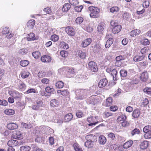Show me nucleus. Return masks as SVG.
Here are the masks:
<instances>
[{"instance_id": "obj_1", "label": "nucleus", "mask_w": 151, "mask_h": 151, "mask_svg": "<svg viewBox=\"0 0 151 151\" xmlns=\"http://www.w3.org/2000/svg\"><path fill=\"white\" fill-rule=\"evenodd\" d=\"M90 91L86 89H77L75 91L76 97V100H81L85 98V96L88 95Z\"/></svg>"}, {"instance_id": "obj_2", "label": "nucleus", "mask_w": 151, "mask_h": 151, "mask_svg": "<svg viewBox=\"0 0 151 151\" xmlns=\"http://www.w3.org/2000/svg\"><path fill=\"white\" fill-rule=\"evenodd\" d=\"M90 12V16L92 18H97L99 17L100 9L98 7L93 6L88 7Z\"/></svg>"}, {"instance_id": "obj_3", "label": "nucleus", "mask_w": 151, "mask_h": 151, "mask_svg": "<svg viewBox=\"0 0 151 151\" xmlns=\"http://www.w3.org/2000/svg\"><path fill=\"white\" fill-rule=\"evenodd\" d=\"M89 68L93 72H96L98 70L96 63L93 61L89 62L88 64Z\"/></svg>"}, {"instance_id": "obj_4", "label": "nucleus", "mask_w": 151, "mask_h": 151, "mask_svg": "<svg viewBox=\"0 0 151 151\" xmlns=\"http://www.w3.org/2000/svg\"><path fill=\"white\" fill-rule=\"evenodd\" d=\"M141 80L143 82H146L149 78V74L147 71L143 72L141 73L140 76Z\"/></svg>"}, {"instance_id": "obj_5", "label": "nucleus", "mask_w": 151, "mask_h": 151, "mask_svg": "<svg viewBox=\"0 0 151 151\" xmlns=\"http://www.w3.org/2000/svg\"><path fill=\"white\" fill-rule=\"evenodd\" d=\"M65 31L66 33L70 36H73L75 34L74 29L71 27H66Z\"/></svg>"}, {"instance_id": "obj_6", "label": "nucleus", "mask_w": 151, "mask_h": 151, "mask_svg": "<svg viewBox=\"0 0 151 151\" xmlns=\"http://www.w3.org/2000/svg\"><path fill=\"white\" fill-rule=\"evenodd\" d=\"M41 60L43 63H48L51 61L52 58L50 56L45 55L42 56Z\"/></svg>"}, {"instance_id": "obj_7", "label": "nucleus", "mask_w": 151, "mask_h": 151, "mask_svg": "<svg viewBox=\"0 0 151 151\" xmlns=\"http://www.w3.org/2000/svg\"><path fill=\"white\" fill-rule=\"evenodd\" d=\"M85 138L87 140L91 141L93 142L96 143L97 141L96 136L93 134H91L87 135L86 136Z\"/></svg>"}, {"instance_id": "obj_8", "label": "nucleus", "mask_w": 151, "mask_h": 151, "mask_svg": "<svg viewBox=\"0 0 151 151\" xmlns=\"http://www.w3.org/2000/svg\"><path fill=\"white\" fill-rule=\"evenodd\" d=\"M91 42V39L90 38H87L82 42L81 45L83 47H85L89 45Z\"/></svg>"}, {"instance_id": "obj_9", "label": "nucleus", "mask_w": 151, "mask_h": 151, "mask_svg": "<svg viewBox=\"0 0 151 151\" xmlns=\"http://www.w3.org/2000/svg\"><path fill=\"white\" fill-rule=\"evenodd\" d=\"M96 145V143L87 140L84 143V146L88 148H91L94 147Z\"/></svg>"}, {"instance_id": "obj_10", "label": "nucleus", "mask_w": 151, "mask_h": 151, "mask_svg": "<svg viewBox=\"0 0 151 151\" xmlns=\"http://www.w3.org/2000/svg\"><path fill=\"white\" fill-rule=\"evenodd\" d=\"M108 81L106 79H103L100 81L99 83L98 86L100 88H103L107 84Z\"/></svg>"}, {"instance_id": "obj_11", "label": "nucleus", "mask_w": 151, "mask_h": 151, "mask_svg": "<svg viewBox=\"0 0 151 151\" xmlns=\"http://www.w3.org/2000/svg\"><path fill=\"white\" fill-rule=\"evenodd\" d=\"M14 138L18 139H21L23 138V136L19 131H17L13 134Z\"/></svg>"}, {"instance_id": "obj_12", "label": "nucleus", "mask_w": 151, "mask_h": 151, "mask_svg": "<svg viewBox=\"0 0 151 151\" xmlns=\"http://www.w3.org/2000/svg\"><path fill=\"white\" fill-rule=\"evenodd\" d=\"M7 127L9 129L13 130L17 128L18 125L16 123H10L7 124Z\"/></svg>"}, {"instance_id": "obj_13", "label": "nucleus", "mask_w": 151, "mask_h": 151, "mask_svg": "<svg viewBox=\"0 0 151 151\" xmlns=\"http://www.w3.org/2000/svg\"><path fill=\"white\" fill-rule=\"evenodd\" d=\"M122 29V26L118 25L114 27L112 29V31L113 33L116 34L119 33Z\"/></svg>"}, {"instance_id": "obj_14", "label": "nucleus", "mask_w": 151, "mask_h": 151, "mask_svg": "<svg viewBox=\"0 0 151 151\" xmlns=\"http://www.w3.org/2000/svg\"><path fill=\"white\" fill-rule=\"evenodd\" d=\"M18 144V142L17 141L13 139L9 140L7 143V145L9 147H12L17 146Z\"/></svg>"}, {"instance_id": "obj_15", "label": "nucleus", "mask_w": 151, "mask_h": 151, "mask_svg": "<svg viewBox=\"0 0 151 151\" xmlns=\"http://www.w3.org/2000/svg\"><path fill=\"white\" fill-rule=\"evenodd\" d=\"M73 118V116L71 113L65 115L64 120L65 122H68L71 120Z\"/></svg>"}, {"instance_id": "obj_16", "label": "nucleus", "mask_w": 151, "mask_h": 151, "mask_svg": "<svg viewBox=\"0 0 151 151\" xmlns=\"http://www.w3.org/2000/svg\"><path fill=\"white\" fill-rule=\"evenodd\" d=\"M140 112L138 109L134 110L132 112V116L134 119L138 118L140 116Z\"/></svg>"}, {"instance_id": "obj_17", "label": "nucleus", "mask_w": 151, "mask_h": 151, "mask_svg": "<svg viewBox=\"0 0 151 151\" xmlns=\"http://www.w3.org/2000/svg\"><path fill=\"white\" fill-rule=\"evenodd\" d=\"M145 57V56L143 55L141 56L137 55L134 57L133 60L135 62H139L142 60Z\"/></svg>"}, {"instance_id": "obj_18", "label": "nucleus", "mask_w": 151, "mask_h": 151, "mask_svg": "<svg viewBox=\"0 0 151 151\" xmlns=\"http://www.w3.org/2000/svg\"><path fill=\"white\" fill-rule=\"evenodd\" d=\"M148 145V141H144L141 143L140 145V148L142 150L146 149Z\"/></svg>"}, {"instance_id": "obj_19", "label": "nucleus", "mask_w": 151, "mask_h": 151, "mask_svg": "<svg viewBox=\"0 0 151 151\" xmlns=\"http://www.w3.org/2000/svg\"><path fill=\"white\" fill-rule=\"evenodd\" d=\"M141 32L139 29H136L132 31L130 33L131 36L134 37L137 35H139Z\"/></svg>"}, {"instance_id": "obj_20", "label": "nucleus", "mask_w": 151, "mask_h": 151, "mask_svg": "<svg viewBox=\"0 0 151 151\" xmlns=\"http://www.w3.org/2000/svg\"><path fill=\"white\" fill-rule=\"evenodd\" d=\"M106 141V139L103 135H101L99 137V142L101 145L104 144Z\"/></svg>"}, {"instance_id": "obj_21", "label": "nucleus", "mask_w": 151, "mask_h": 151, "mask_svg": "<svg viewBox=\"0 0 151 151\" xmlns=\"http://www.w3.org/2000/svg\"><path fill=\"white\" fill-rule=\"evenodd\" d=\"M45 90L48 93V95L49 96L51 94L54 93L55 91L54 89L53 88L49 86L45 88Z\"/></svg>"}, {"instance_id": "obj_22", "label": "nucleus", "mask_w": 151, "mask_h": 151, "mask_svg": "<svg viewBox=\"0 0 151 151\" xmlns=\"http://www.w3.org/2000/svg\"><path fill=\"white\" fill-rule=\"evenodd\" d=\"M70 5L69 4H65L62 8V10L63 12H66L70 9Z\"/></svg>"}, {"instance_id": "obj_23", "label": "nucleus", "mask_w": 151, "mask_h": 151, "mask_svg": "<svg viewBox=\"0 0 151 151\" xmlns=\"http://www.w3.org/2000/svg\"><path fill=\"white\" fill-rule=\"evenodd\" d=\"M35 21L33 19L29 20L27 23V27L30 28H32L35 24Z\"/></svg>"}, {"instance_id": "obj_24", "label": "nucleus", "mask_w": 151, "mask_h": 151, "mask_svg": "<svg viewBox=\"0 0 151 151\" xmlns=\"http://www.w3.org/2000/svg\"><path fill=\"white\" fill-rule=\"evenodd\" d=\"M114 40L112 38H109L107 41L105 45V47L106 48L109 47L113 43Z\"/></svg>"}, {"instance_id": "obj_25", "label": "nucleus", "mask_w": 151, "mask_h": 151, "mask_svg": "<svg viewBox=\"0 0 151 151\" xmlns=\"http://www.w3.org/2000/svg\"><path fill=\"white\" fill-rule=\"evenodd\" d=\"M14 111L12 109H7L4 111V113L7 115H11L14 114Z\"/></svg>"}, {"instance_id": "obj_26", "label": "nucleus", "mask_w": 151, "mask_h": 151, "mask_svg": "<svg viewBox=\"0 0 151 151\" xmlns=\"http://www.w3.org/2000/svg\"><path fill=\"white\" fill-rule=\"evenodd\" d=\"M133 142L132 141H129L125 142L123 145V147L124 148H128L130 147Z\"/></svg>"}, {"instance_id": "obj_27", "label": "nucleus", "mask_w": 151, "mask_h": 151, "mask_svg": "<svg viewBox=\"0 0 151 151\" xmlns=\"http://www.w3.org/2000/svg\"><path fill=\"white\" fill-rule=\"evenodd\" d=\"M35 35L33 33H30L28 35V37L27 38V40L29 41L34 40H35Z\"/></svg>"}, {"instance_id": "obj_28", "label": "nucleus", "mask_w": 151, "mask_h": 151, "mask_svg": "<svg viewBox=\"0 0 151 151\" xmlns=\"http://www.w3.org/2000/svg\"><path fill=\"white\" fill-rule=\"evenodd\" d=\"M82 28L88 32H91L93 30V29L92 27H90L89 25H87L86 26H82Z\"/></svg>"}, {"instance_id": "obj_29", "label": "nucleus", "mask_w": 151, "mask_h": 151, "mask_svg": "<svg viewBox=\"0 0 151 151\" xmlns=\"http://www.w3.org/2000/svg\"><path fill=\"white\" fill-rule=\"evenodd\" d=\"M30 149V147L28 146H22L20 148L21 151H29Z\"/></svg>"}, {"instance_id": "obj_30", "label": "nucleus", "mask_w": 151, "mask_h": 151, "mask_svg": "<svg viewBox=\"0 0 151 151\" xmlns=\"http://www.w3.org/2000/svg\"><path fill=\"white\" fill-rule=\"evenodd\" d=\"M21 125L22 127L26 129H29L32 127V126L31 125L30 123H28L27 124L22 123L21 124Z\"/></svg>"}, {"instance_id": "obj_31", "label": "nucleus", "mask_w": 151, "mask_h": 151, "mask_svg": "<svg viewBox=\"0 0 151 151\" xmlns=\"http://www.w3.org/2000/svg\"><path fill=\"white\" fill-rule=\"evenodd\" d=\"M64 83L61 81L57 82L55 84L56 87L59 88H61L63 87Z\"/></svg>"}, {"instance_id": "obj_32", "label": "nucleus", "mask_w": 151, "mask_h": 151, "mask_svg": "<svg viewBox=\"0 0 151 151\" xmlns=\"http://www.w3.org/2000/svg\"><path fill=\"white\" fill-rule=\"evenodd\" d=\"M58 92L60 93L61 95L65 96L68 95L69 94V92L67 90H58Z\"/></svg>"}, {"instance_id": "obj_33", "label": "nucleus", "mask_w": 151, "mask_h": 151, "mask_svg": "<svg viewBox=\"0 0 151 151\" xmlns=\"http://www.w3.org/2000/svg\"><path fill=\"white\" fill-rule=\"evenodd\" d=\"M59 38L58 36L55 34L51 36L50 39L53 41L55 42L59 40Z\"/></svg>"}, {"instance_id": "obj_34", "label": "nucleus", "mask_w": 151, "mask_h": 151, "mask_svg": "<svg viewBox=\"0 0 151 151\" xmlns=\"http://www.w3.org/2000/svg\"><path fill=\"white\" fill-rule=\"evenodd\" d=\"M141 44L144 45H148L150 44L149 40L147 39H143L141 41Z\"/></svg>"}, {"instance_id": "obj_35", "label": "nucleus", "mask_w": 151, "mask_h": 151, "mask_svg": "<svg viewBox=\"0 0 151 151\" xmlns=\"http://www.w3.org/2000/svg\"><path fill=\"white\" fill-rule=\"evenodd\" d=\"M143 132L145 133L151 131V126L150 125L146 126L143 129Z\"/></svg>"}, {"instance_id": "obj_36", "label": "nucleus", "mask_w": 151, "mask_h": 151, "mask_svg": "<svg viewBox=\"0 0 151 151\" xmlns=\"http://www.w3.org/2000/svg\"><path fill=\"white\" fill-rule=\"evenodd\" d=\"M20 64L22 67H26L29 64V62L27 60H22L20 61Z\"/></svg>"}, {"instance_id": "obj_37", "label": "nucleus", "mask_w": 151, "mask_h": 151, "mask_svg": "<svg viewBox=\"0 0 151 151\" xmlns=\"http://www.w3.org/2000/svg\"><path fill=\"white\" fill-rule=\"evenodd\" d=\"M126 119V116L125 115H122L121 116H119L117 119V121L118 122H123Z\"/></svg>"}, {"instance_id": "obj_38", "label": "nucleus", "mask_w": 151, "mask_h": 151, "mask_svg": "<svg viewBox=\"0 0 151 151\" xmlns=\"http://www.w3.org/2000/svg\"><path fill=\"white\" fill-rule=\"evenodd\" d=\"M119 10V8L117 6H113L110 9V11L111 13L117 12Z\"/></svg>"}, {"instance_id": "obj_39", "label": "nucleus", "mask_w": 151, "mask_h": 151, "mask_svg": "<svg viewBox=\"0 0 151 151\" xmlns=\"http://www.w3.org/2000/svg\"><path fill=\"white\" fill-rule=\"evenodd\" d=\"M139 132L140 131L139 129L135 128L131 131V134L132 136H133L136 134H139Z\"/></svg>"}, {"instance_id": "obj_40", "label": "nucleus", "mask_w": 151, "mask_h": 151, "mask_svg": "<svg viewBox=\"0 0 151 151\" xmlns=\"http://www.w3.org/2000/svg\"><path fill=\"white\" fill-rule=\"evenodd\" d=\"M96 99H93L92 97H91L90 99H88L87 103L89 104H95L96 101Z\"/></svg>"}, {"instance_id": "obj_41", "label": "nucleus", "mask_w": 151, "mask_h": 151, "mask_svg": "<svg viewBox=\"0 0 151 151\" xmlns=\"http://www.w3.org/2000/svg\"><path fill=\"white\" fill-rule=\"evenodd\" d=\"M73 147L76 151H83L82 148L80 147L79 145L78 144H74Z\"/></svg>"}, {"instance_id": "obj_42", "label": "nucleus", "mask_w": 151, "mask_h": 151, "mask_svg": "<svg viewBox=\"0 0 151 151\" xmlns=\"http://www.w3.org/2000/svg\"><path fill=\"white\" fill-rule=\"evenodd\" d=\"M101 47L99 44H96L93 49V51L95 52H98L100 50Z\"/></svg>"}, {"instance_id": "obj_43", "label": "nucleus", "mask_w": 151, "mask_h": 151, "mask_svg": "<svg viewBox=\"0 0 151 151\" xmlns=\"http://www.w3.org/2000/svg\"><path fill=\"white\" fill-rule=\"evenodd\" d=\"M78 55L81 58L84 59L86 57V54L84 52H82L81 50H79Z\"/></svg>"}, {"instance_id": "obj_44", "label": "nucleus", "mask_w": 151, "mask_h": 151, "mask_svg": "<svg viewBox=\"0 0 151 151\" xmlns=\"http://www.w3.org/2000/svg\"><path fill=\"white\" fill-rule=\"evenodd\" d=\"M32 56L35 59L38 58L40 56V53L38 51L33 52L32 53Z\"/></svg>"}, {"instance_id": "obj_45", "label": "nucleus", "mask_w": 151, "mask_h": 151, "mask_svg": "<svg viewBox=\"0 0 151 151\" xmlns=\"http://www.w3.org/2000/svg\"><path fill=\"white\" fill-rule=\"evenodd\" d=\"M19 88L22 91L24 90L26 88L25 84L22 81L19 82Z\"/></svg>"}, {"instance_id": "obj_46", "label": "nucleus", "mask_w": 151, "mask_h": 151, "mask_svg": "<svg viewBox=\"0 0 151 151\" xmlns=\"http://www.w3.org/2000/svg\"><path fill=\"white\" fill-rule=\"evenodd\" d=\"M120 73L121 76L122 77H125L127 75V72L124 69L121 70Z\"/></svg>"}, {"instance_id": "obj_47", "label": "nucleus", "mask_w": 151, "mask_h": 151, "mask_svg": "<svg viewBox=\"0 0 151 151\" xmlns=\"http://www.w3.org/2000/svg\"><path fill=\"white\" fill-rule=\"evenodd\" d=\"M83 19L82 17H79L76 19L75 22L77 24H80L83 22Z\"/></svg>"}, {"instance_id": "obj_48", "label": "nucleus", "mask_w": 151, "mask_h": 151, "mask_svg": "<svg viewBox=\"0 0 151 151\" xmlns=\"http://www.w3.org/2000/svg\"><path fill=\"white\" fill-rule=\"evenodd\" d=\"M60 45H61V47L65 49H67L69 48V46L68 45L64 42H61Z\"/></svg>"}, {"instance_id": "obj_49", "label": "nucleus", "mask_w": 151, "mask_h": 151, "mask_svg": "<svg viewBox=\"0 0 151 151\" xmlns=\"http://www.w3.org/2000/svg\"><path fill=\"white\" fill-rule=\"evenodd\" d=\"M83 8V6L82 5H80L75 6L74 7V9L76 12H81Z\"/></svg>"}, {"instance_id": "obj_50", "label": "nucleus", "mask_w": 151, "mask_h": 151, "mask_svg": "<svg viewBox=\"0 0 151 151\" xmlns=\"http://www.w3.org/2000/svg\"><path fill=\"white\" fill-rule=\"evenodd\" d=\"M19 53L22 55L26 54L28 52V50L27 49L23 48L19 50Z\"/></svg>"}, {"instance_id": "obj_51", "label": "nucleus", "mask_w": 151, "mask_h": 151, "mask_svg": "<svg viewBox=\"0 0 151 151\" xmlns=\"http://www.w3.org/2000/svg\"><path fill=\"white\" fill-rule=\"evenodd\" d=\"M70 3L72 5L76 6L78 3V0H69Z\"/></svg>"}, {"instance_id": "obj_52", "label": "nucleus", "mask_w": 151, "mask_h": 151, "mask_svg": "<svg viewBox=\"0 0 151 151\" xmlns=\"http://www.w3.org/2000/svg\"><path fill=\"white\" fill-rule=\"evenodd\" d=\"M20 96V94L18 92L15 90L14 91V93H13V95L12 96L14 98H19Z\"/></svg>"}, {"instance_id": "obj_53", "label": "nucleus", "mask_w": 151, "mask_h": 151, "mask_svg": "<svg viewBox=\"0 0 151 151\" xmlns=\"http://www.w3.org/2000/svg\"><path fill=\"white\" fill-rule=\"evenodd\" d=\"M143 91L148 94H150L151 93V88L148 87L146 88L143 90Z\"/></svg>"}, {"instance_id": "obj_54", "label": "nucleus", "mask_w": 151, "mask_h": 151, "mask_svg": "<svg viewBox=\"0 0 151 151\" xmlns=\"http://www.w3.org/2000/svg\"><path fill=\"white\" fill-rule=\"evenodd\" d=\"M9 27H5L3 28L2 33L4 35H6L9 32Z\"/></svg>"}, {"instance_id": "obj_55", "label": "nucleus", "mask_w": 151, "mask_h": 151, "mask_svg": "<svg viewBox=\"0 0 151 151\" xmlns=\"http://www.w3.org/2000/svg\"><path fill=\"white\" fill-rule=\"evenodd\" d=\"M76 115L78 118H81L84 116L82 112L80 111H77L76 113Z\"/></svg>"}, {"instance_id": "obj_56", "label": "nucleus", "mask_w": 151, "mask_h": 151, "mask_svg": "<svg viewBox=\"0 0 151 151\" xmlns=\"http://www.w3.org/2000/svg\"><path fill=\"white\" fill-rule=\"evenodd\" d=\"M44 11L46 13L50 14L52 13V11L51 10L50 7H47L44 9Z\"/></svg>"}, {"instance_id": "obj_57", "label": "nucleus", "mask_w": 151, "mask_h": 151, "mask_svg": "<svg viewBox=\"0 0 151 151\" xmlns=\"http://www.w3.org/2000/svg\"><path fill=\"white\" fill-rule=\"evenodd\" d=\"M117 72L115 69H112L111 70V74L113 78H114V77H115L117 75Z\"/></svg>"}, {"instance_id": "obj_58", "label": "nucleus", "mask_w": 151, "mask_h": 151, "mask_svg": "<svg viewBox=\"0 0 151 151\" xmlns=\"http://www.w3.org/2000/svg\"><path fill=\"white\" fill-rule=\"evenodd\" d=\"M29 73L28 72H23L22 73L21 76L23 78H27L29 76Z\"/></svg>"}, {"instance_id": "obj_59", "label": "nucleus", "mask_w": 151, "mask_h": 151, "mask_svg": "<svg viewBox=\"0 0 151 151\" xmlns=\"http://www.w3.org/2000/svg\"><path fill=\"white\" fill-rule=\"evenodd\" d=\"M104 27L103 24H100L97 27V30L99 32H101L104 29Z\"/></svg>"}, {"instance_id": "obj_60", "label": "nucleus", "mask_w": 151, "mask_h": 151, "mask_svg": "<svg viewBox=\"0 0 151 151\" xmlns=\"http://www.w3.org/2000/svg\"><path fill=\"white\" fill-rule=\"evenodd\" d=\"M50 81L49 79L47 78H44L41 80V82L44 84H49Z\"/></svg>"}, {"instance_id": "obj_61", "label": "nucleus", "mask_w": 151, "mask_h": 151, "mask_svg": "<svg viewBox=\"0 0 151 151\" xmlns=\"http://www.w3.org/2000/svg\"><path fill=\"white\" fill-rule=\"evenodd\" d=\"M148 63L147 61H145L139 62V65L141 67H145L148 65Z\"/></svg>"}, {"instance_id": "obj_62", "label": "nucleus", "mask_w": 151, "mask_h": 151, "mask_svg": "<svg viewBox=\"0 0 151 151\" xmlns=\"http://www.w3.org/2000/svg\"><path fill=\"white\" fill-rule=\"evenodd\" d=\"M60 55L63 57H65L67 55V52L65 50H62L60 52Z\"/></svg>"}, {"instance_id": "obj_63", "label": "nucleus", "mask_w": 151, "mask_h": 151, "mask_svg": "<svg viewBox=\"0 0 151 151\" xmlns=\"http://www.w3.org/2000/svg\"><path fill=\"white\" fill-rule=\"evenodd\" d=\"M142 5L143 7L147 8L149 5V2L148 1H145L143 3Z\"/></svg>"}, {"instance_id": "obj_64", "label": "nucleus", "mask_w": 151, "mask_h": 151, "mask_svg": "<svg viewBox=\"0 0 151 151\" xmlns=\"http://www.w3.org/2000/svg\"><path fill=\"white\" fill-rule=\"evenodd\" d=\"M144 137L146 139L151 138V131L145 133Z\"/></svg>"}]
</instances>
